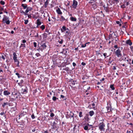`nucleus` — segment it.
I'll list each match as a JSON object with an SVG mask.
<instances>
[{
	"mask_svg": "<svg viewBox=\"0 0 133 133\" xmlns=\"http://www.w3.org/2000/svg\"><path fill=\"white\" fill-rule=\"evenodd\" d=\"M4 23H6L7 24H9L10 23V21L8 17L5 15H4L2 20Z\"/></svg>",
	"mask_w": 133,
	"mask_h": 133,
	"instance_id": "nucleus-1",
	"label": "nucleus"
},
{
	"mask_svg": "<svg viewBox=\"0 0 133 133\" xmlns=\"http://www.w3.org/2000/svg\"><path fill=\"white\" fill-rule=\"evenodd\" d=\"M46 47V45L45 44V43H43L42 45H41L40 46H39V44H38V47L39 48L37 49V50L39 51H42L44 49H45Z\"/></svg>",
	"mask_w": 133,
	"mask_h": 133,
	"instance_id": "nucleus-2",
	"label": "nucleus"
},
{
	"mask_svg": "<svg viewBox=\"0 0 133 133\" xmlns=\"http://www.w3.org/2000/svg\"><path fill=\"white\" fill-rule=\"evenodd\" d=\"M105 125L103 123H100L98 125V127L99 129L101 131H104L105 130Z\"/></svg>",
	"mask_w": 133,
	"mask_h": 133,
	"instance_id": "nucleus-3",
	"label": "nucleus"
},
{
	"mask_svg": "<svg viewBox=\"0 0 133 133\" xmlns=\"http://www.w3.org/2000/svg\"><path fill=\"white\" fill-rule=\"evenodd\" d=\"M116 54L118 57H121L122 55L121 53V50L119 49L117 50L115 52Z\"/></svg>",
	"mask_w": 133,
	"mask_h": 133,
	"instance_id": "nucleus-4",
	"label": "nucleus"
},
{
	"mask_svg": "<svg viewBox=\"0 0 133 133\" xmlns=\"http://www.w3.org/2000/svg\"><path fill=\"white\" fill-rule=\"evenodd\" d=\"M78 4V3L77 1L75 0H73V4L72 6L73 8L74 9H76Z\"/></svg>",
	"mask_w": 133,
	"mask_h": 133,
	"instance_id": "nucleus-5",
	"label": "nucleus"
},
{
	"mask_svg": "<svg viewBox=\"0 0 133 133\" xmlns=\"http://www.w3.org/2000/svg\"><path fill=\"white\" fill-rule=\"evenodd\" d=\"M69 115H70L69 116H66L67 118H74V114L73 113L70 111V114H69Z\"/></svg>",
	"mask_w": 133,
	"mask_h": 133,
	"instance_id": "nucleus-6",
	"label": "nucleus"
},
{
	"mask_svg": "<svg viewBox=\"0 0 133 133\" xmlns=\"http://www.w3.org/2000/svg\"><path fill=\"white\" fill-rule=\"evenodd\" d=\"M32 10V8L31 7H27L26 8V9L25 11V13H28L29 11H31Z\"/></svg>",
	"mask_w": 133,
	"mask_h": 133,
	"instance_id": "nucleus-7",
	"label": "nucleus"
},
{
	"mask_svg": "<svg viewBox=\"0 0 133 133\" xmlns=\"http://www.w3.org/2000/svg\"><path fill=\"white\" fill-rule=\"evenodd\" d=\"M10 92L7 90L4 91L3 92L4 95L5 96H7L10 94Z\"/></svg>",
	"mask_w": 133,
	"mask_h": 133,
	"instance_id": "nucleus-8",
	"label": "nucleus"
},
{
	"mask_svg": "<svg viewBox=\"0 0 133 133\" xmlns=\"http://www.w3.org/2000/svg\"><path fill=\"white\" fill-rule=\"evenodd\" d=\"M126 43L129 44L130 46H131L132 44V42L130 40H128L127 41L125 42Z\"/></svg>",
	"mask_w": 133,
	"mask_h": 133,
	"instance_id": "nucleus-9",
	"label": "nucleus"
},
{
	"mask_svg": "<svg viewBox=\"0 0 133 133\" xmlns=\"http://www.w3.org/2000/svg\"><path fill=\"white\" fill-rule=\"evenodd\" d=\"M41 22L39 19H38L37 20V23L36 24H37V27L38 28V26L41 25Z\"/></svg>",
	"mask_w": 133,
	"mask_h": 133,
	"instance_id": "nucleus-10",
	"label": "nucleus"
},
{
	"mask_svg": "<svg viewBox=\"0 0 133 133\" xmlns=\"http://www.w3.org/2000/svg\"><path fill=\"white\" fill-rule=\"evenodd\" d=\"M39 17V16L38 15V13H36V15H32V17L33 18L35 19H36L37 18Z\"/></svg>",
	"mask_w": 133,
	"mask_h": 133,
	"instance_id": "nucleus-11",
	"label": "nucleus"
},
{
	"mask_svg": "<svg viewBox=\"0 0 133 133\" xmlns=\"http://www.w3.org/2000/svg\"><path fill=\"white\" fill-rule=\"evenodd\" d=\"M66 30V28L65 26H63L62 27V29H61V31L62 32H64Z\"/></svg>",
	"mask_w": 133,
	"mask_h": 133,
	"instance_id": "nucleus-12",
	"label": "nucleus"
},
{
	"mask_svg": "<svg viewBox=\"0 0 133 133\" xmlns=\"http://www.w3.org/2000/svg\"><path fill=\"white\" fill-rule=\"evenodd\" d=\"M56 12L58 14L61 15L62 14V12L61 11L59 8H58L56 10Z\"/></svg>",
	"mask_w": 133,
	"mask_h": 133,
	"instance_id": "nucleus-13",
	"label": "nucleus"
},
{
	"mask_svg": "<svg viewBox=\"0 0 133 133\" xmlns=\"http://www.w3.org/2000/svg\"><path fill=\"white\" fill-rule=\"evenodd\" d=\"M70 19L72 21H76L77 20L76 18L73 17H71L70 18Z\"/></svg>",
	"mask_w": 133,
	"mask_h": 133,
	"instance_id": "nucleus-14",
	"label": "nucleus"
},
{
	"mask_svg": "<svg viewBox=\"0 0 133 133\" xmlns=\"http://www.w3.org/2000/svg\"><path fill=\"white\" fill-rule=\"evenodd\" d=\"M65 18L62 16H61V18L59 19V20L61 21H63L65 20Z\"/></svg>",
	"mask_w": 133,
	"mask_h": 133,
	"instance_id": "nucleus-15",
	"label": "nucleus"
},
{
	"mask_svg": "<svg viewBox=\"0 0 133 133\" xmlns=\"http://www.w3.org/2000/svg\"><path fill=\"white\" fill-rule=\"evenodd\" d=\"M22 6L24 9H26L27 7V5L26 4H22Z\"/></svg>",
	"mask_w": 133,
	"mask_h": 133,
	"instance_id": "nucleus-16",
	"label": "nucleus"
},
{
	"mask_svg": "<svg viewBox=\"0 0 133 133\" xmlns=\"http://www.w3.org/2000/svg\"><path fill=\"white\" fill-rule=\"evenodd\" d=\"M49 3L48 0H46L45 2L44 7L45 8H46L47 6V5H48Z\"/></svg>",
	"mask_w": 133,
	"mask_h": 133,
	"instance_id": "nucleus-17",
	"label": "nucleus"
},
{
	"mask_svg": "<svg viewBox=\"0 0 133 133\" xmlns=\"http://www.w3.org/2000/svg\"><path fill=\"white\" fill-rule=\"evenodd\" d=\"M89 115L91 116H92L94 114V112L93 111H91L89 112Z\"/></svg>",
	"mask_w": 133,
	"mask_h": 133,
	"instance_id": "nucleus-18",
	"label": "nucleus"
},
{
	"mask_svg": "<svg viewBox=\"0 0 133 133\" xmlns=\"http://www.w3.org/2000/svg\"><path fill=\"white\" fill-rule=\"evenodd\" d=\"M13 55H14L13 56V59L14 60H15L16 59H17V55L15 53H14L13 54Z\"/></svg>",
	"mask_w": 133,
	"mask_h": 133,
	"instance_id": "nucleus-19",
	"label": "nucleus"
},
{
	"mask_svg": "<svg viewBox=\"0 0 133 133\" xmlns=\"http://www.w3.org/2000/svg\"><path fill=\"white\" fill-rule=\"evenodd\" d=\"M20 48H23L22 49L25 47V44H22L20 46Z\"/></svg>",
	"mask_w": 133,
	"mask_h": 133,
	"instance_id": "nucleus-20",
	"label": "nucleus"
},
{
	"mask_svg": "<svg viewBox=\"0 0 133 133\" xmlns=\"http://www.w3.org/2000/svg\"><path fill=\"white\" fill-rule=\"evenodd\" d=\"M24 13L25 15H27L28 17L29 18H31V16L30 15H28V14L24 12Z\"/></svg>",
	"mask_w": 133,
	"mask_h": 133,
	"instance_id": "nucleus-21",
	"label": "nucleus"
},
{
	"mask_svg": "<svg viewBox=\"0 0 133 133\" xmlns=\"http://www.w3.org/2000/svg\"><path fill=\"white\" fill-rule=\"evenodd\" d=\"M47 34L46 33H44L43 34V38H46L47 37Z\"/></svg>",
	"mask_w": 133,
	"mask_h": 133,
	"instance_id": "nucleus-22",
	"label": "nucleus"
},
{
	"mask_svg": "<svg viewBox=\"0 0 133 133\" xmlns=\"http://www.w3.org/2000/svg\"><path fill=\"white\" fill-rule=\"evenodd\" d=\"M110 87L112 90H114L115 89V87L113 85H110Z\"/></svg>",
	"mask_w": 133,
	"mask_h": 133,
	"instance_id": "nucleus-23",
	"label": "nucleus"
},
{
	"mask_svg": "<svg viewBox=\"0 0 133 133\" xmlns=\"http://www.w3.org/2000/svg\"><path fill=\"white\" fill-rule=\"evenodd\" d=\"M15 62L17 64V65H18L19 64V62L18 61L17 59L14 60Z\"/></svg>",
	"mask_w": 133,
	"mask_h": 133,
	"instance_id": "nucleus-24",
	"label": "nucleus"
},
{
	"mask_svg": "<svg viewBox=\"0 0 133 133\" xmlns=\"http://www.w3.org/2000/svg\"><path fill=\"white\" fill-rule=\"evenodd\" d=\"M82 112H80L79 114V116L80 117H83Z\"/></svg>",
	"mask_w": 133,
	"mask_h": 133,
	"instance_id": "nucleus-25",
	"label": "nucleus"
},
{
	"mask_svg": "<svg viewBox=\"0 0 133 133\" xmlns=\"http://www.w3.org/2000/svg\"><path fill=\"white\" fill-rule=\"evenodd\" d=\"M40 28L42 29V30H43L45 28V26L44 25H42L41 26Z\"/></svg>",
	"mask_w": 133,
	"mask_h": 133,
	"instance_id": "nucleus-26",
	"label": "nucleus"
},
{
	"mask_svg": "<svg viewBox=\"0 0 133 133\" xmlns=\"http://www.w3.org/2000/svg\"><path fill=\"white\" fill-rule=\"evenodd\" d=\"M57 99H58V98H57L55 96H53L52 97V100L54 101H56Z\"/></svg>",
	"mask_w": 133,
	"mask_h": 133,
	"instance_id": "nucleus-27",
	"label": "nucleus"
},
{
	"mask_svg": "<svg viewBox=\"0 0 133 133\" xmlns=\"http://www.w3.org/2000/svg\"><path fill=\"white\" fill-rule=\"evenodd\" d=\"M0 3L2 5H4L5 4V2L4 1L2 0L0 1Z\"/></svg>",
	"mask_w": 133,
	"mask_h": 133,
	"instance_id": "nucleus-28",
	"label": "nucleus"
},
{
	"mask_svg": "<svg viewBox=\"0 0 133 133\" xmlns=\"http://www.w3.org/2000/svg\"><path fill=\"white\" fill-rule=\"evenodd\" d=\"M88 129V127L87 125H85L84 127V129L85 130H87Z\"/></svg>",
	"mask_w": 133,
	"mask_h": 133,
	"instance_id": "nucleus-29",
	"label": "nucleus"
},
{
	"mask_svg": "<svg viewBox=\"0 0 133 133\" xmlns=\"http://www.w3.org/2000/svg\"><path fill=\"white\" fill-rule=\"evenodd\" d=\"M87 44V43H85V44L84 45V44H82L81 45V47L82 48H84L86 46V44Z\"/></svg>",
	"mask_w": 133,
	"mask_h": 133,
	"instance_id": "nucleus-30",
	"label": "nucleus"
},
{
	"mask_svg": "<svg viewBox=\"0 0 133 133\" xmlns=\"http://www.w3.org/2000/svg\"><path fill=\"white\" fill-rule=\"evenodd\" d=\"M131 80L130 79H129L127 81V84H129L130 83V82Z\"/></svg>",
	"mask_w": 133,
	"mask_h": 133,
	"instance_id": "nucleus-31",
	"label": "nucleus"
},
{
	"mask_svg": "<svg viewBox=\"0 0 133 133\" xmlns=\"http://www.w3.org/2000/svg\"><path fill=\"white\" fill-rule=\"evenodd\" d=\"M24 24H27L28 22V20H24Z\"/></svg>",
	"mask_w": 133,
	"mask_h": 133,
	"instance_id": "nucleus-32",
	"label": "nucleus"
},
{
	"mask_svg": "<svg viewBox=\"0 0 133 133\" xmlns=\"http://www.w3.org/2000/svg\"><path fill=\"white\" fill-rule=\"evenodd\" d=\"M7 104L8 103H4L2 106L3 107H4L6 105H7Z\"/></svg>",
	"mask_w": 133,
	"mask_h": 133,
	"instance_id": "nucleus-33",
	"label": "nucleus"
},
{
	"mask_svg": "<svg viewBox=\"0 0 133 133\" xmlns=\"http://www.w3.org/2000/svg\"><path fill=\"white\" fill-rule=\"evenodd\" d=\"M16 75L18 77V78H19L20 77L19 74L18 73H16Z\"/></svg>",
	"mask_w": 133,
	"mask_h": 133,
	"instance_id": "nucleus-34",
	"label": "nucleus"
},
{
	"mask_svg": "<svg viewBox=\"0 0 133 133\" xmlns=\"http://www.w3.org/2000/svg\"><path fill=\"white\" fill-rule=\"evenodd\" d=\"M31 117L33 119H34L35 118V116L34 114H32L31 116Z\"/></svg>",
	"mask_w": 133,
	"mask_h": 133,
	"instance_id": "nucleus-35",
	"label": "nucleus"
},
{
	"mask_svg": "<svg viewBox=\"0 0 133 133\" xmlns=\"http://www.w3.org/2000/svg\"><path fill=\"white\" fill-rule=\"evenodd\" d=\"M34 46L35 47H36L37 46V43L35 42H34Z\"/></svg>",
	"mask_w": 133,
	"mask_h": 133,
	"instance_id": "nucleus-36",
	"label": "nucleus"
},
{
	"mask_svg": "<svg viewBox=\"0 0 133 133\" xmlns=\"http://www.w3.org/2000/svg\"><path fill=\"white\" fill-rule=\"evenodd\" d=\"M36 55L37 56V57H38L40 56L41 55L39 53H37L36 54Z\"/></svg>",
	"mask_w": 133,
	"mask_h": 133,
	"instance_id": "nucleus-37",
	"label": "nucleus"
},
{
	"mask_svg": "<svg viewBox=\"0 0 133 133\" xmlns=\"http://www.w3.org/2000/svg\"><path fill=\"white\" fill-rule=\"evenodd\" d=\"M3 78H0V82L1 83H2V82H3Z\"/></svg>",
	"mask_w": 133,
	"mask_h": 133,
	"instance_id": "nucleus-38",
	"label": "nucleus"
},
{
	"mask_svg": "<svg viewBox=\"0 0 133 133\" xmlns=\"http://www.w3.org/2000/svg\"><path fill=\"white\" fill-rule=\"evenodd\" d=\"M63 42V41L62 39H61L60 41H59V42L60 44H62Z\"/></svg>",
	"mask_w": 133,
	"mask_h": 133,
	"instance_id": "nucleus-39",
	"label": "nucleus"
},
{
	"mask_svg": "<svg viewBox=\"0 0 133 133\" xmlns=\"http://www.w3.org/2000/svg\"><path fill=\"white\" fill-rule=\"evenodd\" d=\"M54 113H51L50 114V116L51 117H53L54 116Z\"/></svg>",
	"mask_w": 133,
	"mask_h": 133,
	"instance_id": "nucleus-40",
	"label": "nucleus"
},
{
	"mask_svg": "<svg viewBox=\"0 0 133 133\" xmlns=\"http://www.w3.org/2000/svg\"><path fill=\"white\" fill-rule=\"evenodd\" d=\"M113 1H114L115 2L117 3L119 2V0H113Z\"/></svg>",
	"mask_w": 133,
	"mask_h": 133,
	"instance_id": "nucleus-41",
	"label": "nucleus"
},
{
	"mask_svg": "<svg viewBox=\"0 0 133 133\" xmlns=\"http://www.w3.org/2000/svg\"><path fill=\"white\" fill-rule=\"evenodd\" d=\"M91 106L93 107V108H94V107L95 106V104L94 103H92L91 104Z\"/></svg>",
	"mask_w": 133,
	"mask_h": 133,
	"instance_id": "nucleus-42",
	"label": "nucleus"
},
{
	"mask_svg": "<svg viewBox=\"0 0 133 133\" xmlns=\"http://www.w3.org/2000/svg\"><path fill=\"white\" fill-rule=\"evenodd\" d=\"M1 57L3 60H4L5 59L4 56L3 55Z\"/></svg>",
	"mask_w": 133,
	"mask_h": 133,
	"instance_id": "nucleus-43",
	"label": "nucleus"
},
{
	"mask_svg": "<svg viewBox=\"0 0 133 133\" xmlns=\"http://www.w3.org/2000/svg\"><path fill=\"white\" fill-rule=\"evenodd\" d=\"M3 73V71L0 68V73Z\"/></svg>",
	"mask_w": 133,
	"mask_h": 133,
	"instance_id": "nucleus-44",
	"label": "nucleus"
},
{
	"mask_svg": "<svg viewBox=\"0 0 133 133\" xmlns=\"http://www.w3.org/2000/svg\"><path fill=\"white\" fill-rule=\"evenodd\" d=\"M81 64L83 65H85L86 64L84 63V62H82V63H81Z\"/></svg>",
	"mask_w": 133,
	"mask_h": 133,
	"instance_id": "nucleus-45",
	"label": "nucleus"
},
{
	"mask_svg": "<svg viewBox=\"0 0 133 133\" xmlns=\"http://www.w3.org/2000/svg\"><path fill=\"white\" fill-rule=\"evenodd\" d=\"M103 55L105 57V58H106L105 56H106V55H107V53H104L103 54Z\"/></svg>",
	"mask_w": 133,
	"mask_h": 133,
	"instance_id": "nucleus-46",
	"label": "nucleus"
},
{
	"mask_svg": "<svg viewBox=\"0 0 133 133\" xmlns=\"http://www.w3.org/2000/svg\"><path fill=\"white\" fill-rule=\"evenodd\" d=\"M121 7L122 8H124L125 7V6L124 5H123L121 6Z\"/></svg>",
	"mask_w": 133,
	"mask_h": 133,
	"instance_id": "nucleus-47",
	"label": "nucleus"
},
{
	"mask_svg": "<svg viewBox=\"0 0 133 133\" xmlns=\"http://www.w3.org/2000/svg\"><path fill=\"white\" fill-rule=\"evenodd\" d=\"M26 41L24 39L22 41V42L23 43H24L26 42Z\"/></svg>",
	"mask_w": 133,
	"mask_h": 133,
	"instance_id": "nucleus-48",
	"label": "nucleus"
},
{
	"mask_svg": "<svg viewBox=\"0 0 133 133\" xmlns=\"http://www.w3.org/2000/svg\"><path fill=\"white\" fill-rule=\"evenodd\" d=\"M114 47L116 48H117L118 46L117 45H115L114 46Z\"/></svg>",
	"mask_w": 133,
	"mask_h": 133,
	"instance_id": "nucleus-49",
	"label": "nucleus"
},
{
	"mask_svg": "<svg viewBox=\"0 0 133 133\" xmlns=\"http://www.w3.org/2000/svg\"><path fill=\"white\" fill-rule=\"evenodd\" d=\"M73 65L74 66H75L76 65V64L74 63L73 62Z\"/></svg>",
	"mask_w": 133,
	"mask_h": 133,
	"instance_id": "nucleus-50",
	"label": "nucleus"
},
{
	"mask_svg": "<svg viewBox=\"0 0 133 133\" xmlns=\"http://www.w3.org/2000/svg\"><path fill=\"white\" fill-rule=\"evenodd\" d=\"M61 97L62 98H64V96L62 95H61Z\"/></svg>",
	"mask_w": 133,
	"mask_h": 133,
	"instance_id": "nucleus-51",
	"label": "nucleus"
},
{
	"mask_svg": "<svg viewBox=\"0 0 133 133\" xmlns=\"http://www.w3.org/2000/svg\"><path fill=\"white\" fill-rule=\"evenodd\" d=\"M127 133H131V132L130 131L128 130L127 131Z\"/></svg>",
	"mask_w": 133,
	"mask_h": 133,
	"instance_id": "nucleus-52",
	"label": "nucleus"
},
{
	"mask_svg": "<svg viewBox=\"0 0 133 133\" xmlns=\"http://www.w3.org/2000/svg\"><path fill=\"white\" fill-rule=\"evenodd\" d=\"M129 4V3L128 2H127L126 3V5L127 6Z\"/></svg>",
	"mask_w": 133,
	"mask_h": 133,
	"instance_id": "nucleus-53",
	"label": "nucleus"
},
{
	"mask_svg": "<svg viewBox=\"0 0 133 133\" xmlns=\"http://www.w3.org/2000/svg\"><path fill=\"white\" fill-rule=\"evenodd\" d=\"M4 114V112H2L0 113V114L1 115H3Z\"/></svg>",
	"mask_w": 133,
	"mask_h": 133,
	"instance_id": "nucleus-54",
	"label": "nucleus"
},
{
	"mask_svg": "<svg viewBox=\"0 0 133 133\" xmlns=\"http://www.w3.org/2000/svg\"><path fill=\"white\" fill-rule=\"evenodd\" d=\"M116 23L117 24H119V23L120 22L119 21H117L116 22Z\"/></svg>",
	"mask_w": 133,
	"mask_h": 133,
	"instance_id": "nucleus-55",
	"label": "nucleus"
},
{
	"mask_svg": "<svg viewBox=\"0 0 133 133\" xmlns=\"http://www.w3.org/2000/svg\"><path fill=\"white\" fill-rule=\"evenodd\" d=\"M109 108H108V107L107 108V109H108V112H109L110 111H110L109 110Z\"/></svg>",
	"mask_w": 133,
	"mask_h": 133,
	"instance_id": "nucleus-56",
	"label": "nucleus"
},
{
	"mask_svg": "<svg viewBox=\"0 0 133 133\" xmlns=\"http://www.w3.org/2000/svg\"><path fill=\"white\" fill-rule=\"evenodd\" d=\"M104 78H103L101 80V81H104Z\"/></svg>",
	"mask_w": 133,
	"mask_h": 133,
	"instance_id": "nucleus-57",
	"label": "nucleus"
},
{
	"mask_svg": "<svg viewBox=\"0 0 133 133\" xmlns=\"http://www.w3.org/2000/svg\"><path fill=\"white\" fill-rule=\"evenodd\" d=\"M78 47H77V48H76L75 49V50H78Z\"/></svg>",
	"mask_w": 133,
	"mask_h": 133,
	"instance_id": "nucleus-58",
	"label": "nucleus"
},
{
	"mask_svg": "<svg viewBox=\"0 0 133 133\" xmlns=\"http://www.w3.org/2000/svg\"><path fill=\"white\" fill-rule=\"evenodd\" d=\"M14 33V31H11V33L12 34H13Z\"/></svg>",
	"mask_w": 133,
	"mask_h": 133,
	"instance_id": "nucleus-59",
	"label": "nucleus"
},
{
	"mask_svg": "<svg viewBox=\"0 0 133 133\" xmlns=\"http://www.w3.org/2000/svg\"><path fill=\"white\" fill-rule=\"evenodd\" d=\"M48 20L50 22L51 21V20L50 19V18L49 17L48 18Z\"/></svg>",
	"mask_w": 133,
	"mask_h": 133,
	"instance_id": "nucleus-60",
	"label": "nucleus"
},
{
	"mask_svg": "<svg viewBox=\"0 0 133 133\" xmlns=\"http://www.w3.org/2000/svg\"><path fill=\"white\" fill-rule=\"evenodd\" d=\"M2 132L3 133H7L6 132L4 131H2Z\"/></svg>",
	"mask_w": 133,
	"mask_h": 133,
	"instance_id": "nucleus-61",
	"label": "nucleus"
},
{
	"mask_svg": "<svg viewBox=\"0 0 133 133\" xmlns=\"http://www.w3.org/2000/svg\"><path fill=\"white\" fill-rule=\"evenodd\" d=\"M44 133H48V132L47 131H45L44 132Z\"/></svg>",
	"mask_w": 133,
	"mask_h": 133,
	"instance_id": "nucleus-62",
	"label": "nucleus"
},
{
	"mask_svg": "<svg viewBox=\"0 0 133 133\" xmlns=\"http://www.w3.org/2000/svg\"><path fill=\"white\" fill-rule=\"evenodd\" d=\"M116 69V68L115 67H114V69L115 70Z\"/></svg>",
	"mask_w": 133,
	"mask_h": 133,
	"instance_id": "nucleus-63",
	"label": "nucleus"
},
{
	"mask_svg": "<svg viewBox=\"0 0 133 133\" xmlns=\"http://www.w3.org/2000/svg\"><path fill=\"white\" fill-rule=\"evenodd\" d=\"M100 82H98L97 84H100Z\"/></svg>",
	"mask_w": 133,
	"mask_h": 133,
	"instance_id": "nucleus-64",
	"label": "nucleus"
}]
</instances>
